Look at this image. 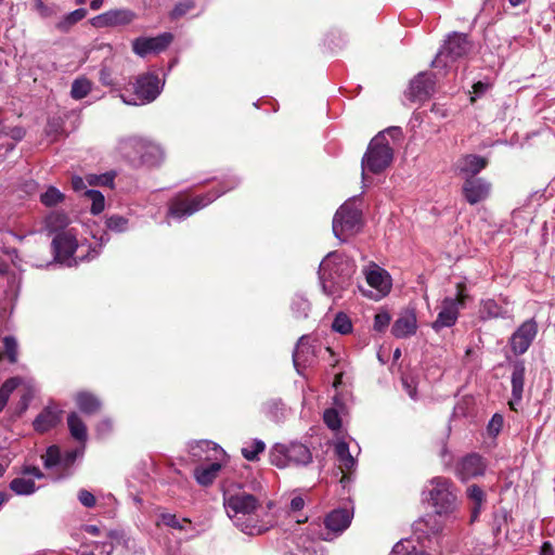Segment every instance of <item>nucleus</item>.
I'll return each mask as SVG.
<instances>
[{
	"mask_svg": "<svg viewBox=\"0 0 555 555\" xmlns=\"http://www.w3.org/2000/svg\"><path fill=\"white\" fill-rule=\"evenodd\" d=\"M72 186L76 192H85L87 190L85 180L78 176L73 177Z\"/></svg>",
	"mask_w": 555,
	"mask_h": 555,
	"instance_id": "obj_62",
	"label": "nucleus"
},
{
	"mask_svg": "<svg viewBox=\"0 0 555 555\" xmlns=\"http://www.w3.org/2000/svg\"><path fill=\"white\" fill-rule=\"evenodd\" d=\"M67 425L70 433V436L77 440L80 446L86 447V442L88 439V431L85 422L81 417L76 413L72 412L67 416Z\"/></svg>",
	"mask_w": 555,
	"mask_h": 555,
	"instance_id": "obj_28",
	"label": "nucleus"
},
{
	"mask_svg": "<svg viewBox=\"0 0 555 555\" xmlns=\"http://www.w3.org/2000/svg\"><path fill=\"white\" fill-rule=\"evenodd\" d=\"M195 8V2L193 0H184L175 5V8L170 12V17L172 20H178L190 12Z\"/></svg>",
	"mask_w": 555,
	"mask_h": 555,
	"instance_id": "obj_53",
	"label": "nucleus"
},
{
	"mask_svg": "<svg viewBox=\"0 0 555 555\" xmlns=\"http://www.w3.org/2000/svg\"><path fill=\"white\" fill-rule=\"evenodd\" d=\"M4 356L8 358L10 363H16L18 356V344L14 336L8 335L2 339Z\"/></svg>",
	"mask_w": 555,
	"mask_h": 555,
	"instance_id": "obj_46",
	"label": "nucleus"
},
{
	"mask_svg": "<svg viewBox=\"0 0 555 555\" xmlns=\"http://www.w3.org/2000/svg\"><path fill=\"white\" fill-rule=\"evenodd\" d=\"M467 498L474 503L472 507V521H475L486 502V493L478 485H470L466 490Z\"/></svg>",
	"mask_w": 555,
	"mask_h": 555,
	"instance_id": "obj_32",
	"label": "nucleus"
},
{
	"mask_svg": "<svg viewBox=\"0 0 555 555\" xmlns=\"http://www.w3.org/2000/svg\"><path fill=\"white\" fill-rule=\"evenodd\" d=\"M10 489L16 495H30L36 492L37 487L31 478L17 477L10 482Z\"/></svg>",
	"mask_w": 555,
	"mask_h": 555,
	"instance_id": "obj_34",
	"label": "nucleus"
},
{
	"mask_svg": "<svg viewBox=\"0 0 555 555\" xmlns=\"http://www.w3.org/2000/svg\"><path fill=\"white\" fill-rule=\"evenodd\" d=\"M393 159V150L384 134V131L378 132L369 143L366 152L361 160V178L365 182L366 171L373 175L382 173L388 168Z\"/></svg>",
	"mask_w": 555,
	"mask_h": 555,
	"instance_id": "obj_6",
	"label": "nucleus"
},
{
	"mask_svg": "<svg viewBox=\"0 0 555 555\" xmlns=\"http://www.w3.org/2000/svg\"><path fill=\"white\" fill-rule=\"evenodd\" d=\"M78 501L80 504L87 508H92L96 504V499L90 491L86 489H81L78 491L77 494Z\"/></svg>",
	"mask_w": 555,
	"mask_h": 555,
	"instance_id": "obj_59",
	"label": "nucleus"
},
{
	"mask_svg": "<svg viewBox=\"0 0 555 555\" xmlns=\"http://www.w3.org/2000/svg\"><path fill=\"white\" fill-rule=\"evenodd\" d=\"M356 270L357 264L352 258L339 251H330L318 270L323 293L327 296H340L351 286Z\"/></svg>",
	"mask_w": 555,
	"mask_h": 555,
	"instance_id": "obj_1",
	"label": "nucleus"
},
{
	"mask_svg": "<svg viewBox=\"0 0 555 555\" xmlns=\"http://www.w3.org/2000/svg\"><path fill=\"white\" fill-rule=\"evenodd\" d=\"M106 229L114 233H124L129 230V220L120 215H111L105 220Z\"/></svg>",
	"mask_w": 555,
	"mask_h": 555,
	"instance_id": "obj_39",
	"label": "nucleus"
},
{
	"mask_svg": "<svg viewBox=\"0 0 555 555\" xmlns=\"http://www.w3.org/2000/svg\"><path fill=\"white\" fill-rule=\"evenodd\" d=\"M139 145V141L134 137L122 138L119 141V151L126 156H130L131 152H135Z\"/></svg>",
	"mask_w": 555,
	"mask_h": 555,
	"instance_id": "obj_56",
	"label": "nucleus"
},
{
	"mask_svg": "<svg viewBox=\"0 0 555 555\" xmlns=\"http://www.w3.org/2000/svg\"><path fill=\"white\" fill-rule=\"evenodd\" d=\"M264 450V441L255 438L246 447L242 448V455L249 462H256L259 460V455L263 453Z\"/></svg>",
	"mask_w": 555,
	"mask_h": 555,
	"instance_id": "obj_36",
	"label": "nucleus"
},
{
	"mask_svg": "<svg viewBox=\"0 0 555 555\" xmlns=\"http://www.w3.org/2000/svg\"><path fill=\"white\" fill-rule=\"evenodd\" d=\"M491 188V183L485 178H466L462 184V195L469 205H476L489 197Z\"/></svg>",
	"mask_w": 555,
	"mask_h": 555,
	"instance_id": "obj_15",
	"label": "nucleus"
},
{
	"mask_svg": "<svg viewBox=\"0 0 555 555\" xmlns=\"http://www.w3.org/2000/svg\"><path fill=\"white\" fill-rule=\"evenodd\" d=\"M308 338L307 335H302L297 344H296V347L293 351V363H294V366L296 369V371L301 374L300 370H299V366H300V360L305 353V350H304V347H305V340Z\"/></svg>",
	"mask_w": 555,
	"mask_h": 555,
	"instance_id": "obj_54",
	"label": "nucleus"
},
{
	"mask_svg": "<svg viewBox=\"0 0 555 555\" xmlns=\"http://www.w3.org/2000/svg\"><path fill=\"white\" fill-rule=\"evenodd\" d=\"M223 505L228 516L243 532L259 534L267 530L262 526L250 522L253 514L260 506L259 500L254 494L242 492L224 496Z\"/></svg>",
	"mask_w": 555,
	"mask_h": 555,
	"instance_id": "obj_4",
	"label": "nucleus"
},
{
	"mask_svg": "<svg viewBox=\"0 0 555 555\" xmlns=\"http://www.w3.org/2000/svg\"><path fill=\"white\" fill-rule=\"evenodd\" d=\"M114 172H105L102 175H88L86 178L89 185H103L111 188L114 185Z\"/></svg>",
	"mask_w": 555,
	"mask_h": 555,
	"instance_id": "obj_48",
	"label": "nucleus"
},
{
	"mask_svg": "<svg viewBox=\"0 0 555 555\" xmlns=\"http://www.w3.org/2000/svg\"><path fill=\"white\" fill-rule=\"evenodd\" d=\"M435 86L436 74L431 72H420L410 80L404 95L411 102H425L434 94Z\"/></svg>",
	"mask_w": 555,
	"mask_h": 555,
	"instance_id": "obj_11",
	"label": "nucleus"
},
{
	"mask_svg": "<svg viewBox=\"0 0 555 555\" xmlns=\"http://www.w3.org/2000/svg\"><path fill=\"white\" fill-rule=\"evenodd\" d=\"M160 519L163 524L167 527L177 529V530H185V525H191V520L189 518L179 519L175 514H162Z\"/></svg>",
	"mask_w": 555,
	"mask_h": 555,
	"instance_id": "obj_47",
	"label": "nucleus"
},
{
	"mask_svg": "<svg viewBox=\"0 0 555 555\" xmlns=\"http://www.w3.org/2000/svg\"><path fill=\"white\" fill-rule=\"evenodd\" d=\"M22 385H24L26 388H29L30 382L16 376L7 379L2 384V386L0 387V412H2L3 409L5 408L11 393Z\"/></svg>",
	"mask_w": 555,
	"mask_h": 555,
	"instance_id": "obj_30",
	"label": "nucleus"
},
{
	"mask_svg": "<svg viewBox=\"0 0 555 555\" xmlns=\"http://www.w3.org/2000/svg\"><path fill=\"white\" fill-rule=\"evenodd\" d=\"M62 420V411L56 405H48L35 418L33 425L36 431L46 433L54 428Z\"/></svg>",
	"mask_w": 555,
	"mask_h": 555,
	"instance_id": "obj_24",
	"label": "nucleus"
},
{
	"mask_svg": "<svg viewBox=\"0 0 555 555\" xmlns=\"http://www.w3.org/2000/svg\"><path fill=\"white\" fill-rule=\"evenodd\" d=\"M539 555H555V548L550 541H544L540 547Z\"/></svg>",
	"mask_w": 555,
	"mask_h": 555,
	"instance_id": "obj_64",
	"label": "nucleus"
},
{
	"mask_svg": "<svg viewBox=\"0 0 555 555\" xmlns=\"http://www.w3.org/2000/svg\"><path fill=\"white\" fill-rule=\"evenodd\" d=\"M137 18V13L130 9L120 8L106 11L92 20V25L102 27H122L131 24Z\"/></svg>",
	"mask_w": 555,
	"mask_h": 555,
	"instance_id": "obj_17",
	"label": "nucleus"
},
{
	"mask_svg": "<svg viewBox=\"0 0 555 555\" xmlns=\"http://www.w3.org/2000/svg\"><path fill=\"white\" fill-rule=\"evenodd\" d=\"M438 515H427L415 522L416 529L426 533L438 534L442 531V525L437 519Z\"/></svg>",
	"mask_w": 555,
	"mask_h": 555,
	"instance_id": "obj_37",
	"label": "nucleus"
},
{
	"mask_svg": "<svg viewBox=\"0 0 555 555\" xmlns=\"http://www.w3.org/2000/svg\"><path fill=\"white\" fill-rule=\"evenodd\" d=\"M478 313L479 319L483 322L494 319H513V309L507 297H500L499 300L494 298L482 299Z\"/></svg>",
	"mask_w": 555,
	"mask_h": 555,
	"instance_id": "obj_14",
	"label": "nucleus"
},
{
	"mask_svg": "<svg viewBox=\"0 0 555 555\" xmlns=\"http://www.w3.org/2000/svg\"><path fill=\"white\" fill-rule=\"evenodd\" d=\"M539 333V324L534 318L521 322L509 336L507 344L515 357L525 354Z\"/></svg>",
	"mask_w": 555,
	"mask_h": 555,
	"instance_id": "obj_10",
	"label": "nucleus"
},
{
	"mask_svg": "<svg viewBox=\"0 0 555 555\" xmlns=\"http://www.w3.org/2000/svg\"><path fill=\"white\" fill-rule=\"evenodd\" d=\"M106 537L111 540V542H93L91 544L95 550H100V555H112L114 551V542L118 544L121 542H126L125 534L122 531L108 530L106 532Z\"/></svg>",
	"mask_w": 555,
	"mask_h": 555,
	"instance_id": "obj_33",
	"label": "nucleus"
},
{
	"mask_svg": "<svg viewBox=\"0 0 555 555\" xmlns=\"http://www.w3.org/2000/svg\"><path fill=\"white\" fill-rule=\"evenodd\" d=\"M366 282L367 284L383 293L384 295L388 294L391 288V278L390 274L379 268L377 264H374V269L366 272Z\"/></svg>",
	"mask_w": 555,
	"mask_h": 555,
	"instance_id": "obj_27",
	"label": "nucleus"
},
{
	"mask_svg": "<svg viewBox=\"0 0 555 555\" xmlns=\"http://www.w3.org/2000/svg\"><path fill=\"white\" fill-rule=\"evenodd\" d=\"M311 305L301 295H295L292 299L291 310L296 319H306L310 312Z\"/></svg>",
	"mask_w": 555,
	"mask_h": 555,
	"instance_id": "obj_38",
	"label": "nucleus"
},
{
	"mask_svg": "<svg viewBox=\"0 0 555 555\" xmlns=\"http://www.w3.org/2000/svg\"><path fill=\"white\" fill-rule=\"evenodd\" d=\"M312 459L309 447L299 441L276 442L269 451V462L278 468L307 466Z\"/></svg>",
	"mask_w": 555,
	"mask_h": 555,
	"instance_id": "obj_7",
	"label": "nucleus"
},
{
	"mask_svg": "<svg viewBox=\"0 0 555 555\" xmlns=\"http://www.w3.org/2000/svg\"><path fill=\"white\" fill-rule=\"evenodd\" d=\"M87 12L85 9H77L66 14L57 24L56 27L61 31H67L69 28L81 21L86 16Z\"/></svg>",
	"mask_w": 555,
	"mask_h": 555,
	"instance_id": "obj_43",
	"label": "nucleus"
},
{
	"mask_svg": "<svg viewBox=\"0 0 555 555\" xmlns=\"http://www.w3.org/2000/svg\"><path fill=\"white\" fill-rule=\"evenodd\" d=\"M69 219L66 214L62 211L50 212L43 221V229L49 233H61L68 225Z\"/></svg>",
	"mask_w": 555,
	"mask_h": 555,
	"instance_id": "obj_29",
	"label": "nucleus"
},
{
	"mask_svg": "<svg viewBox=\"0 0 555 555\" xmlns=\"http://www.w3.org/2000/svg\"><path fill=\"white\" fill-rule=\"evenodd\" d=\"M263 413L271 421L279 423L284 418V403L281 399H271L263 404Z\"/></svg>",
	"mask_w": 555,
	"mask_h": 555,
	"instance_id": "obj_35",
	"label": "nucleus"
},
{
	"mask_svg": "<svg viewBox=\"0 0 555 555\" xmlns=\"http://www.w3.org/2000/svg\"><path fill=\"white\" fill-rule=\"evenodd\" d=\"M100 80L105 86L113 85L112 73L107 67H102L100 70Z\"/></svg>",
	"mask_w": 555,
	"mask_h": 555,
	"instance_id": "obj_61",
	"label": "nucleus"
},
{
	"mask_svg": "<svg viewBox=\"0 0 555 555\" xmlns=\"http://www.w3.org/2000/svg\"><path fill=\"white\" fill-rule=\"evenodd\" d=\"M459 299L452 297H446L441 302V309L437 315V319L433 322L431 327L435 332H440L444 327L453 326L460 315Z\"/></svg>",
	"mask_w": 555,
	"mask_h": 555,
	"instance_id": "obj_20",
	"label": "nucleus"
},
{
	"mask_svg": "<svg viewBox=\"0 0 555 555\" xmlns=\"http://www.w3.org/2000/svg\"><path fill=\"white\" fill-rule=\"evenodd\" d=\"M390 314L387 311H380L374 317V330L376 332L383 333L390 323Z\"/></svg>",
	"mask_w": 555,
	"mask_h": 555,
	"instance_id": "obj_55",
	"label": "nucleus"
},
{
	"mask_svg": "<svg viewBox=\"0 0 555 555\" xmlns=\"http://www.w3.org/2000/svg\"><path fill=\"white\" fill-rule=\"evenodd\" d=\"M325 425L332 430H338L341 427V418L334 408L326 409L323 413Z\"/></svg>",
	"mask_w": 555,
	"mask_h": 555,
	"instance_id": "obj_50",
	"label": "nucleus"
},
{
	"mask_svg": "<svg viewBox=\"0 0 555 555\" xmlns=\"http://www.w3.org/2000/svg\"><path fill=\"white\" fill-rule=\"evenodd\" d=\"M492 88V82L489 79L479 80L473 85V91L470 92L469 102L474 104L477 99L483 96L488 90Z\"/></svg>",
	"mask_w": 555,
	"mask_h": 555,
	"instance_id": "obj_49",
	"label": "nucleus"
},
{
	"mask_svg": "<svg viewBox=\"0 0 555 555\" xmlns=\"http://www.w3.org/2000/svg\"><path fill=\"white\" fill-rule=\"evenodd\" d=\"M240 184V179L235 176L223 178L217 188L212 190L189 197L186 193H178L168 203L167 217L181 221L205 208L214 201L227 192L234 190Z\"/></svg>",
	"mask_w": 555,
	"mask_h": 555,
	"instance_id": "obj_2",
	"label": "nucleus"
},
{
	"mask_svg": "<svg viewBox=\"0 0 555 555\" xmlns=\"http://www.w3.org/2000/svg\"><path fill=\"white\" fill-rule=\"evenodd\" d=\"M63 199H64V194L55 186H49L40 195L41 203L47 207L55 206L59 203L63 202Z\"/></svg>",
	"mask_w": 555,
	"mask_h": 555,
	"instance_id": "obj_45",
	"label": "nucleus"
},
{
	"mask_svg": "<svg viewBox=\"0 0 555 555\" xmlns=\"http://www.w3.org/2000/svg\"><path fill=\"white\" fill-rule=\"evenodd\" d=\"M112 430L113 423L109 418H103L96 425V433L101 437L108 435L109 433H112Z\"/></svg>",
	"mask_w": 555,
	"mask_h": 555,
	"instance_id": "obj_60",
	"label": "nucleus"
},
{
	"mask_svg": "<svg viewBox=\"0 0 555 555\" xmlns=\"http://www.w3.org/2000/svg\"><path fill=\"white\" fill-rule=\"evenodd\" d=\"M358 198L359 196H354L344 203L333 217V233L341 243L359 233L363 227L362 209L357 206Z\"/></svg>",
	"mask_w": 555,
	"mask_h": 555,
	"instance_id": "obj_8",
	"label": "nucleus"
},
{
	"mask_svg": "<svg viewBox=\"0 0 555 555\" xmlns=\"http://www.w3.org/2000/svg\"><path fill=\"white\" fill-rule=\"evenodd\" d=\"M509 365L512 367L511 375V385H512V400L509 405L513 410H515L514 404H519L522 400L524 393V385H525V374H526V362L524 359L516 357V359L511 360L507 357Z\"/></svg>",
	"mask_w": 555,
	"mask_h": 555,
	"instance_id": "obj_19",
	"label": "nucleus"
},
{
	"mask_svg": "<svg viewBox=\"0 0 555 555\" xmlns=\"http://www.w3.org/2000/svg\"><path fill=\"white\" fill-rule=\"evenodd\" d=\"M166 74L163 68H153L141 74V105L154 102L163 92Z\"/></svg>",
	"mask_w": 555,
	"mask_h": 555,
	"instance_id": "obj_12",
	"label": "nucleus"
},
{
	"mask_svg": "<svg viewBox=\"0 0 555 555\" xmlns=\"http://www.w3.org/2000/svg\"><path fill=\"white\" fill-rule=\"evenodd\" d=\"M456 294L455 297H452L453 299H459V304L461 308H465L466 302L472 300L470 295L468 294L467 286L465 282H459L456 283Z\"/></svg>",
	"mask_w": 555,
	"mask_h": 555,
	"instance_id": "obj_57",
	"label": "nucleus"
},
{
	"mask_svg": "<svg viewBox=\"0 0 555 555\" xmlns=\"http://www.w3.org/2000/svg\"><path fill=\"white\" fill-rule=\"evenodd\" d=\"M166 154L160 144L141 138V166L149 168L159 167L165 160Z\"/></svg>",
	"mask_w": 555,
	"mask_h": 555,
	"instance_id": "obj_21",
	"label": "nucleus"
},
{
	"mask_svg": "<svg viewBox=\"0 0 555 555\" xmlns=\"http://www.w3.org/2000/svg\"><path fill=\"white\" fill-rule=\"evenodd\" d=\"M83 196L91 202L90 211L92 215L101 214L105 208V197L98 190H86Z\"/></svg>",
	"mask_w": 555,
	"mask_h": 555,
	"instance_id": "obj_40",
	"label": "nucleus"
},
{
	"mask_svg": "<svg viewBox=\"0 0 555 555\" xmlns=\"http://www.w3.org/2000/svg\"><path fill=\"white\" fill-rule=\"evenodd\" d=\"M221 468L222 464L218 461V457H215V461L207 465L196 466L193 470V476L199 486L209 487L215 482Z\"/></svg>",
	"mask_w": 555,
	"mask_h": 555,
	"instance_id": "obj_26",
	"label": "nucleus"
},
{
	"mask_svg": "<svg viewBox=\"0 0 555 555\" xmlns=\"http://www.w3.org/2000/svg\"><path fill=\"white\" fill-rule=\"evenodd\" d=\"M489 160L478 154H464L454 164V172L463 179L478 177L487 168Z\"/></svg>",
	"mask_w": 555,
	"mask_h": 555,
	"instance_id": "obj_18",
	"label": "nucleus"
},
{
	"mask_svg": "<svg viewBox=\"0 0 555 555\" xmlns=\"http://www.w3.org/2000/svg\"><path fill=\"white\" fill-rule=\"evenodd\" d=\"M332 330L338 334L347 335L352 332V322L347 313L339 311L332 323Z\"/></svg>",
	"mask_w": 555,
	"mask_h": 555,
	"instance_id": "obj_42",
	"label": "nucleus"
},
{
	"mask_svg": "<svg viewBox=\"0 0 555 555\" xmlns=\"http://www.w3.org/2000/svg\"><path fill=\"white\" fill-rule=\"evenodd\" d=\"M431 486L428 490H423L424 501H428L435 508L438 516H448L455 512L457 507V494L454 483L446 477H434L429 480Z\"/></svg>",
	"mask_w": 555,
	"mask_h": 555,
	"instance_id": "obj_5",
	"label": "nucleus"
},
{
	"mask_svg": "<svg viewBox=\"0 0 555 555\" xmlns=\"http://www.w3.org/2000/svg\"><path fill=\"white\" fill-rule=\"evenodd\" d=\"M75 400L78 409L88 415L96 413L101 408L99 398L90 392H79Z\"/></svg>",
	"mask_w": 555,
	"mask_h": 555,
	"instance_id": "obj_31",
	"label": "nucleus"
},
{
	"mask_svg": "<svg viewBox=\"0 0 555 555\" xmlns=\"http://www.w3.org/2000/svg\"><path fill=\"white\" fill-rule=\"evenodd\" d=\"M99 246L103 247L109 235L104 232L98 238ZM54 261L66 267L78 264L79 261L91 260L100 255L101 248H90L87 244H79L73 229L57 233L52 240Z\"/></svg>",
	"mask_w": 555,
	"mask_h": 555,
	"instance_id": "obj_3",
	"label": "nucleus"
},
{
	"mask_svg": "<svg viewBox=\"0 0 555 555\" xmlns=\"http://www.w3.org/2000/svg\"><path fill=\"white\" fill-rule=\"evenodd\" d=\"M487 464L485 459L478 453H469L460 459L455 465V474L462 480L483 476Z\"/></svg>",
	"mask_w": 555,
	"mask_h": 555,
	"instance_id": "obj_16",
	"label": "nucleus"
},
{
	"mask_svg": "<svg viewBox=\"0 0 555 555\" xmlns=\"http://www.w3.org/2000/svg\"><path fill=\"white\" fill-rule=\"evenodd\" d=\"M401 384L403 389L406 391L409 397L416 401L418 399L417 395V380L414 376L403 374L401 376Z\"/></svg>",
	"mask_w": 555,
	"mask_h": 555,
	"instance_id": "obj_51",
	"label": "nucleus"
},
{
	"mask_svg": "<svg viewBox=\"0 0 555 555\" xmlns=\"http://www.w3.org/2000/svg\"><path fill=\"white\" fill-rule=\"evenodd\" d=\"M335 453L340 464L346 469H351L356 465V460L350 454L349 444L346 441H339L336 443Z\"/></svg>",
	"mask_w": 555,
	"mask_h": 555,
	"instance_id": "obj_41",
	"label": "nucleus"
},
{
	"mask_svg": "<svg viewBox=\"0 0 555 555\" xmlns=\"http://www.w3.org/2000/svg\"><path fill=\"white\" fill-rule=\"evenodd\" d=\"M473 49L474 43L467 34L452 31L444 39L430 66L446 67L448 62H455L467 56Z\"/></svg>",
	"mask_w": 555,
	"mask_h": 555,
	"instance_id": "obj_9",
	"label": "nucleus"
},
{
	"mask_svg": "<svg viewBox=\"0 0 555 555\" xmlns=\"http://www.w3.org/2000/svg\"><path fill=\"white\" fill-rule=\"evenodd\" d=\"M353 511L349 508H335L330 512L325 519V528L334 534L344 532L351 524Z\"/></svg>",
	"mask_w": 555,
	"mask_h": 555,
	"instance_id": "obj_22",
	"label": "nucleus"
},
{
	"mask_svg": "<svg viewBox=\"0 0 555 555\" xmlns=\"http://www.w3.org/2000/svg\"><path fill=\"white\" fill-rule=\"evenodd\" d=\"M85 446H79L73 450L61 452L57 446H51L47 449L46 454L42 456L43 464L47 468L60 466L67 470L70 469L77 459H81L85 454Z\"/></svg>",
	"mask_w": 555,
	"mask_h": 555,
	"instance_id": "obj_13",
	"label": "nucleus"
},
{
	"mask_svg": "<svg viewBox=\"0 0 555 555\" xmlns=\"http://www.w3.org/2000/svg\"><path fill=\"white\" fill-rule=\"evenodd\" d=\"M417 320L414 310H409L400 315L391 326V334L396 338H406L416 333Z\"/></svg>",
	"mask_w": 555,
	"mask_h": 555,
	"instance_id": "obj_25",
	"label": "nucleus"
},
{
	"mask_svg": "<svg viewBox=\"0 0 555 555\" xmlns=\"http://www.w3.org/2000/svg\"><path fill=\"white\" fill-rule=\"evenodd\" d=\"M305 506V501L301 496H294L291 500L289 507L293 512L301 511Z\"/></svg>",
	"mask_w": 555,
	"mask_h": 555,
	"instance_id": "obj_63",
	"label": "nucleus"
},
{
	"mask_svg": "<svg viewBox=\"0 0 555 555\" xmlns=\"http://www.w3.org/2000/svg\"><path fill=\"white\" fill-rule=\"evenodd\" d=\"M504 417L500 413H494L487 425V433L490 437L495 438L502 430Z\"/></svg>",
	"mask_w": 555,
	"mask_h": 555,
	"instance_id": "obj_52",
	"label": "nucleus"
},
{
	"mask_svg": "<svg viewBox=\"0 0 555 555\" xmlns=\"http://www.w3.org/2000/svg\"><path fill=\"white\" fill-rule=\"evenodd\" d=\"M133 92L129 95L126 92H120L119 98L127 105H138L139 100V79L137 78L134 82H132Z\"/></svg>",
	"mask_w": 555,
	"mask_h": 555,
	"instance_id": "obj_58",
	"label": "nucleus"
},
{
	"mask_svg": "<svg viewBox=\"0 0 555 555\" xmlns=\"http://www.w3.org/2000/svg\"><path fill=\"white\" fill-rule=\"evenodd\" d=\"M91 90V82L85 78H77L72 83L70 95L75 100H81L86 98Z\"/></svg>",
	"mask_w": 555,
	"mask_h": 555,
	"instance_id": "obj_44",
	"label": "nucleus"
},
{
	"mask_svg": "<svg viewBox=\"0 0 555 555\" xmlns=\"http://www.w3.org/2000/svg\"><path fill=\"white\" fill-rule=\"evenodd\" d=\"M172 40L173 35L169 31L162 33L155 37H141V57L165 51Z\"/></svg>",
	"mask_w": 555,
	"mask_h": 555,
	"instance_id": "obj_23",
	"label": "nucleus"
}]
</instances>
